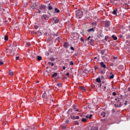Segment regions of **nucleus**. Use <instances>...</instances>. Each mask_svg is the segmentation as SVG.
I'll use <instances>...</instances> for the list:
<instances>
[{"mask_svg": "<svg viewBox=\"0 0 130 130\" xmlns=\"http://www.w3.org/2000/svg\"><path fill=\"white\" fill-rule=\"evenodd\" d=\"M106 114V113L104 112H102V113H101V115L103 116V117H105Z\"/></svg>", "mask_w": 130, "mask_h": 130, "instance_id": "20", "label": "nucleus"}, {"mask_svg": "<svg viewBox=\"0 0 130 130\" xmlns=\"http://www.w3.org/2000/svg\"><path fill=\"white\" fill-rule=\"evenodd\" d=\"M4 39L6 41H7V40H9V37L7 35L5 36Z\"/></svg>", "mask_w": 130, "mask_h": 130, "instance_id": "27", "label": "nucleus"}, {"mask_svg": "<svg viewBox=\"0 0 130 130\" xmlns=\"http://www.w3.org/2000/svg\"><path fill=\"white\" fill-rule=\"evenodd\" d=\"M57 76V73H54L53 74H52V77L53 78H55Z\"/></svg>", "mask_w": 130, "mask_h": 130, "instance_id": "25", "label": "nucleus"}, {"mask_svg": "<svg viewBox=\"0 0 130 130\" xmlns=\"http://www.w3.org/2000/svg\"><path fill=\"white\" fill-rule=\"evenodd\" d=\"M61 126L62 129H66V128H67V126L64 125H62Z\"/></svg>", "mask_w": 130, "mask_h": 130, "instance_id": "35", "label": "nucleus"}, {"mask_svg": "<svg viewBox=\"0 0 130 130\" xmlns=\"http://www.w3.org/2000/svg\"><path fill=\"white\" fill-rule=\"evenodd\" d=\"M83 12L82 10L79 9L76 11V17L77 19H81L83 17Z\"/></svg>", "mask_w": 130, "mask_h": 130, "instance_id": "1", "label": "nucleus"}, {"mask_svg": "<svg viewBox=\"0 0 130 130\" xmlns=\"http://www.w3.org/2000/svg\"><path fill=\"white\" fill-rule=\"evenodd\" d=\"M75 119H80V117L79 116L75 117Z\"/></svg>", "mask_w": 130, "mask_h": 130, "instance_id": "43", "label": "nucleus"}, {"mask_svg": "<svg viewBox=\"0 0 130 130\" xmlns=\"http://www.w3.org/2000/svg\"><path fill=\"white\" fill-rule=\"evenodd\" d=\"M90 130H98V127L96 126H92L91 127Z\"/></svg>", "mask_w": 130, "mask_h": 130, "instance_id": "18", "label": "nucleus"}, {"mask_svg": "<svg viewBox=\"0 0 130 130\" xmlns=\"http://www.w3.org/2000/svg\"><path fill=\"white\" fill-rule=\"evenodd\" d=\"M92 116H93V115L92 114H87L85 116V118H88L89 119H91V118H92Z\"/></svg>", "mask_w": 130, "mask_h": 130, "instance_id": "14", "label": "nucleus"}, {"mask_svg": "<svg viewBox=\"0 0 130 130\" xmlns=\"http://www.w3.org/2000/svg\"><path fill=\"white\" fill-rule=\"evenodd\" d=\"M66 76H68V77H69V76H70V73H67L66 74Z\"/></svg>", "mask_w": 130, "mask_h": 130, "instance_id": "52", "label": "nucleus"}, {"mask_svg": "<svg viewBox=\"0 0 130 130\" xmlns=\"http://www.w3.org/2000/svg\"><path fill=\"white\" fill-rule=\"evenodd\" d=\"M105 51H106L105 49L102 50L101 51V54H102V55L104 54V53H105Z\"/></svg>", "mask_w": 130, "mask_h": 130, "instance_id": "24", "label": "nucleus"}, {"mask_svg": "<svg viewBox=\"0 0 130 130\" xmlns=\"http://www.w3.org/2000/svg\"><path fill=\"white\" fill-rule=\"evenodd\" d=\"M63 70H66V67L64 66V67H63Z\"/></svg>", "mask_w": 130, "mask_h": 130, "instance_id": "60", "label": "nucleus"}, {"mask_svg": "<svg viewBox=\"0 0 130 130\" xmlns=\"http://www.w3.org/2000/svg\"><path fill=\"white\" fill-rule=\"evenodd\" d=\"M101 121L103 122H106V119H105V118L102 119H101Z\"/></svg>", "mask_w": 130, "mask_h": 130, "instance_id": "33", "label": "nucleus"}, {"mask_svg": "<svg viewBox=\"0 0 130 130\" xmlns=\"http://www.w3.org/2000/svg\"><path fill=\"white\" fill-rule=\"evenodd\" d=\"M100 37H103V35H102V34H100Z\"/></svg>", "mask_w": 130, "mask_h": 130, "instance_id": "55", "label": "nucleus"}, {"mask_svg": "<svg viewBox=\"0 0 130 130\" xmlns=\"http://www.w3.org/2000/svg\"><path fill=\"white\" fill-rule=\"evenodd\" d=\"M48 9L50 10H52V7H51V6H50V4H48Z\"/></svg>", "mask_w": 130, "mask_h": 130, "instance_id": "22", "label": "nucleus"}, {"mask_svg": "<svg viewBox=\"0 0 130 130\" xmlns=\"http://www.w3.org/2000/svg\"><path fill=\"white\" fill-rule=\"evenodd\" d=\"M34 28L35 29H37L38 28H39V26H38V25H35Z\"/></svg>", "mask_w": 130, "mask_h": 130, "instance_id": "37", "label": "nucleus"}, {"mask_svg": "<svg viewBox=\"0 0 130 130\" xmlns=\"http://www.w3.org/2000/svg\"><path fill=\"white\" fill-rule=\"evenodd\" d=\"M32 34H34V31H31Z\"/></svg>", "mask_w": 130, "mask_h": 130, "instance_id": "62", "label": "nucleus"}, {"mask_svg": "<svg viewBox=\"0 0 130 130\" xmlns=\"http://www.w3.org/2000/svg\"><path fill=\"white\" fill-rule=\"evenodd\" d=\"M70 116H71V119H73V120L76 119V117H75V116H74V113H73V114L71 115Z\"/></svg>", "mask_w": 130, "mask_h": 130, "instance_id": "19", "label": "nucleus"}, {"mask_svg": "<svg viewBox=\"0 0 130 130\" xmlns=\"http://www.w3.org/2000/svg\"><path fill=\"white\" fill-rule=\"evenodd\" d=\"M68 111L69 112H73V109H70Z\"/></svg>", "mask_w": 130, "mask_h": 130, "instance_id": "45", "label": "nucleus"}, {"mask_svg": "<svg viewBox=\"0 0 130 130\" xmlns=\"http://www.w3.org/2000/svg\"><path fill=\"white\" fill-rule=\"evenodd\" d=\"M119 68H121V69H123V66H119Z\"/></svg>", "mask_w": 130, "mask_h": 130, "instance_id": "49", "label": "nucleus"}, {"mask_svg": "<svg viewBox=\"0 0 130 130\" xmlns=\"http://www.w3.org/2000/svg\"><path fill=\"white\" fill-rule=\"evenodd\" d=\"M75 111H79V110H75Z\"/></svg>", "mask_w": 130, "mask_h": 130, "instance_id": "63", "label": "nucleus"}, {"mask_svg": "<svg viewBox=\"0 0 130 130\" xmlns=\"http://www.w3.org/2000/svg\"><path fill=\"white\" fill-rule=\"evenodd\" d=\"M8 75H10V76H13L14 75V72L13 71L9 70L8 71Z\"/></svg>", "mask_w": 130, "mask_h": 130, "instance_id": "15", "label": "nucleus"}, {"mask_svg": "<svg viewBox=\"0 0 130 130\" xmlns=\"http://www.w3.org/2000/svg\"><path fill=\"white\" fill-rule=\"evenodd\" d=\"M52 102L53 103V100H50V103Z\"/></svg>", "mask_w": 130, "mask_h": 130, "instance_id": "56", "label": "nucleus"}, {"mask_svg": "<svg viewBox=\"0 0 130 130\" xmlns=\"http://www.w3.org/2000/svg\"><path fill=\"white\" fill-rule=\"evenodd\" d=\"M104 89H106V87H104Z\"/></svg>", "mask_w": 130, "mask_h": 130, "instance_id": "64", "label": "nucleus"}, {"mask_svg": "<svg viewBox=\"0 0 130 130\" xmlns=\"http://www.w3.org/2000/svg\"><path fill=\"white\" fill-rule=\"evenodd\" d=\"M42 20H48L49 19V17H48V16L46 14H44L43 16H42Z\"/></svg>", "mask_w": 130, "mask_h": 130, "instance_id": "9", "label": "nucleus"}, {"mask_svg": "<svg viewBox=\"0 0 130 130\" xmlns=\"http://www.w3.org/2000/svg\"><path fill=\"white\" fill-rule=\"evenodd\" d=\"M112 37L114 40H117V37L115 35H112Z\"/></svg>", "mask_w": 130, "mask_h": 130, "instance_id": "17", "label": "nucleus"}, {"mask_svg": "<svg viewBox=\"0 0 130 130\" xmlns=\"http://www.w3.org/2000/svg\"><path fill=\"white\" fill-rule=\"evenodd\" d=\"M104 24L106 27H110V25L111 24V22L109 21V20H107L104 21Z\"/></svg>", "mask_w": 130, "mask_h": 130, "instance_id": "6", "label": "nucleus"}, {"mask_svg": "<svg viewBox=\"0 0 130 130\" xmlns=\"http://www.w3.org/2000/svg\"><path fill=\"white\" fill-rule=\"evenodd\" d=\"M4 64V62L2 60L0 61V66H3Z\"/></svg>", "mask_w": 130, "mask_h": 130, "instance_id": "39", "label": "nucleus"}, {"mask_svg": "<svg viewBox=\"0 0 130 130\" xmlns=\"http://www.w3.org/2000/svg\"><path fill=\"white\" fill-rule=\"evenodd\" d=\"M26 45L29 47V46H31V44L30 43V42H27L26 43Z\"/></svg>", "mask_w": 130, "mask_h": 130, "instance_id": "36", "label": "nucleus"}, {"mask_svg": "<svg viewBox=\"0 0 130 130\" xmlns=\"http://www.w3.org/2000/svg\"><path fill=\"white\" fill-rule=\"evenodd\" d=\"M45 9H46V6L43 5L39 6V10L41 11H43V10H45Z\"/></svg>", "mask_w": 130, "mask_h": 130, "instance_id": "8", "label": "nucleus"}, {"mask_svg": "<svg viewBox=\"0 0 130 130\" xmlns=\"http://www.w3.org/2000/svg\"><path fill=\"white\" fill-rule=\"evenodd\" d=\"M128 91H129V92H130V87H129V88H128Z\"/></svg>", "mask_w": 130, "mask_h": 130, "instance_id": "61", "label": "nucleus"}, {"mask_svg": "<svg viewBox=\"0 0 130 130\" xmlns=\"http://www.w3.org/2000/svg\"><path fill=\"white\" fill-rule=\"evenodd\" d=\"M96 82H97L98 83H101V79H100V78H98L96 79L95 80Z\"/></svg>", "mask_w": 130, "mask_h": 130, "instance_id": "21", "label": "nucleus"}, {"mask_svg": "<svg viewBox=\"0 0 130 130\" xmlns=\"http://www.w3.org/2000/svg\"><path fill=\"white\" fill-rule=\"evenodd\" d=\"M95 29H96V27L94 26L91 28L88 29L87 32H88V33H94L95 32Z\"/></svg>", "mask_w": 130, "mask_h": 130, "instance_id": "7", "label": "nucleus"}, {"mask_svg": "<svg viewBox=\"0 0 130 130\" xmlns=\"http://www.w3.org/2000/svg\"><path fill=\"white\" fill-rule=\"evenodd\" d=\"M38 6V5L36 4V3H35L31 6V8L33 9H36V8H37Z\"/></svg>", "mask_w": 130, "mask_h": 130, "instance_id": "10", "label": "nucleus"}, {"mask_svg": "<svg viewBox=\"0 0 130 130\" xmlns=\"http://www.w3.org/2000/svg\"><path fill=\"white\" fill-rule=\"evenodd\" d=\"M41 59H42V57L40 56H37V60H38V61H40V60H41Z\"/></svg>", "mask_w": 130, "mask_h": 130, "instance_id": "23", "label": "nucleus"}, {"mask_svg": "<svg viewBox=\"0 0 130 130\" xmlns=\"http://www.w3.org/2000/svg\"><path fill=\"white\" fill-rule=\"evenodd\" d=\"M113 59H117V57H113Z\"/></svg>", "mask_w": 130, "mask_h": 130, "instance_id": "53", "label": "nucleus"}, {"mask_svg": "<svg viewBox=\"0 0 130 130\" xmlns=\"http://www.w3.org/2000/svg\"><path fill=\"white\" fill-rule=\"evenodd\" d=\"M80 40H81V41H82L83 42H84V39H83V38H80Z\"/></svg>", "mask_w": 130, "mask_h": 130, "instance_id": "47", "label": "nucleus"}, {"mask_svg": "<svg viewBox=\"0 0 130 130\" xmlns=\"http://www.w3.org/2000/svg\"><path fill=\"white\" fill-rule=\"evenodd\" d=\"M97 69H98V67H95L94 68V69H95V70H97Z\"/></svg>", "mask_w": 130, "mask_h": 130, "instance_id": "59", "label": "nucleus"}, {"mask_svg": "<svg viewBox=\"0 0 130 130\" xmlns=\"http://www.w3.org/2000/svg\"><path fill=\"white\" fill-rule=\"evenodd\" d=\"M101 68H104V69H106V65L104 64V62H101L100 63Z\"/></svg>", "mask_w": 130, "mask_h": 130, "instance_id": "13", "label": "nucleus"}, {"mask_svg": "<svg viewBox=\"0 0 130 130\" xmlns=\"http://www.w3.org/2000/svg\"><path fill=\"white\" fill-rule=\"evenodd\" d=\"M51 20L54 24H58L59 23V19H57L56 17L52 18Z\"/></svg>", "mask_w": 130, "mask_h": 130, "instance_id": "5", "label": "nucleus"}, {"mask_svg": "<svg viewBox=\"0 0 130 130\" xmlns=\"http://www.w3.org/2000/svg\"><path fill=\"white\" fill-rule=\"evenodd\" d=\"M69 122H70V121L67 120L66 121V123H69Z\"/></svg>", "mask_w": 130, "mask_h": 130, "instance_id": "50", "label": "nucleus"}, {"mask_svg": "<svg viewBox=\"0 0 130 130\" xmlns=\"http://www.w3.org/2000/svg\"><path fill=\"white\" fill-rule=\"evenodd\" d=\"M112 95H113V96H116V92H113L112 93Z\"/></svg>", "mask_w": 130, "mask_h": 130, "instance_id": "41", "label": "nucleus"}, {"mask_svg": "<svg viewBox=\"0 0 130 130\" xmlns=\"http://www.w3.org/2000/svg\"><path fill=\"white\" fill-rule=\"evenodd\" d=\"M57 34H58V32H56V34H53V36H55V37H57Z\"/></svg>", "mask_w": 130, "mask_h": 130, "instance_id": "40", "label": "nucleus"}, {"mask_svg": "<svg viewBox=\"0 0 130 130\" xmlns=\"http://www.w3.org/2000/svg\"><path fill=\"white\" fill-rule=\"evenodd\" d=\"M19 58H20V57L17 56V57H16L15 59H16V60H19Z\"/></svg>", "mask_w": 130, "mask_h": 130, "instance_id": "44", "label": "nucleus"}, {"mask_svg": "<svg viewBox=\"0 0 130 130\" xmlns=\"http://www.w3.org/2000/svg\"><path fill=\"white\" fill-rule=\"evenodd\" d=\"M51 66L52 67H53V66H54V64L53 63H51Z\"/></svg>", "mask_w": 130, "mask_h": 130, "instance_id": "54", "label": "nucleus"}, {"mask_svg": "<svg viewBox=\"0 0 130 130\" xmlns=\"http://www.w3.org/2000/svg\"><path fill=\"white\" fill-rule=\"evenodd\" d=\"M91 25H93V26H94V27H96V26H97V22H92L91 23Z\"/></svg>", "mask_w": 130, "mask_h": 130, "instance_id": "30", "label": "nucleus"}, {"mask_svg": "<svg viewBox=\"0 0 130 130\" xmlns=\"http://www.w3.org/2000/svg\"><path fill=\"white\" fill-rule=\"evenodd\" d=\"M107 39H109V36H106L105 38V40H106V41H107Z\"/></svg>", "mask_w": 130, "mask_h": 130, "instance_id": "32", "label": "nucleus"}, {"mask_svg": "<svg viewBox=\"0 0 130 130\" xmlns=\"http://www.w3.org/2000/svg\"><path fill=\"white\" fill-rule=\"evenodd\" d=\"M125 105H127V101H125V103H124Z\"/></svg>", "mask_w": 130, "mask_h": 130, "instance_id": "51", "label": "nucleus"}, {"mask_svg": "<svg viewBox=\"0 0 130 130\" xmlns=\"http://www.w3.org/2000/svg\"><path fill=\"white\" fill-rule=\"evenodd\" d=\"M79 88L80 89V90H81L82 91H86V88H85V87L84 86H80Z\"/></svg>", "mask_w": 130, "mask_h": 130, "instance_id": "16", "label": "nucleus"}, {"mask_svg": "<svg viewBox=\"0 0 130 130\" xmlns=\"http://www.w3.org/2000/svg\"><path fill=\"white\" fill-rule=\"evenodd\" d=\"M71 66H73L74 64V62H73V61H71L70 62H69Z\"/></svg>", "mask_w": 130, "mask_h": 130, "instance_id": "38", "label": "nucleus"}, {"mask_svg": "<svg viewBox=\"0 0 130 130\" xmlns=\"http://www.w3.org/2000/svg\"><path fill=\"white\" fill-rule=\"evenodd\" d=\"M38 13H39V14H41V11H40V9H39V10L38 11Z\"/></svg>", "mask_w": 130, "mask_h": 130, "instance_id": "48", "label": "nucleus"}, {"mask_svg": "<svg viewBox=\"0 0 130 130\" xmlns=\"http://www.w3.org/2000/svg\"><path fill=\"white\" fill-rule=\"evenodd\" d=\"M48 64H51L52 63H51V62H48Z\"/></svg>", "mask_w": 130, "mask_h": 130, "instance_id": "58", "label": "nucleus"}, {"mask_svg": "<svg viewBox=\"0 0 130 130\" xmlns=\"http://www.w3.org/2000/svg\"><path fill=\"white\" fill-rule=\"evenodd\" d=\"M81 121H82V122H86V121H87V119H86V118H83L81 119Z\"/></svg>", "mask_w": 130, "mask_h": 130, "instance_id": "26", "label": "nucleus"}, {"mask_svg": "<svg viewBox=\"0 0 130 130\" xmlns=\"http://www.w3.org/2000/svg\"><path fill=\"white\" fill-rule=\"evenodd\" d=\"M62 84L61 83H57V86H58V87H59V88H61V87H62Z\"/></svg>", "mask_w": 130, "mask_h": 130, "instance_id": "29", "label": "nucleus"}, {"mask_svg": "<svg viewBox=\"0 0 130 130\" xmlns=\"http://www.w3.org/2000/svg\"><path fill=\"white\" fill-rule=\"evenodd\" d=\"M105 72H106L105 70H102L101 71V74H102V75H103V74H105Z\"/></svg>", "mask_w": 130, "mask_h": 130, "instance_id": "34", "label": "nucleus"}, {"mask_svg": "<svg viewBox=\"0 0 130 130\" xmlns=\"http://www.w3.org/2000/svg\"><path fill=\"white\" fill-rule=\"evenodd\" d=\"M55 13H59V10L57 8H55Z\"/></svg>", "mask_w": 130, "mask_h": 130, "instance_id": "31", "label": "nucleus"}, {"mask_svg": "<svg viewBox=\"0 0 130 130\" xmlns=\"http://www.w3.org/2000/svg\"><path fill=\"white\" fill-rule=\"evenodd\" d=\"M115 101H118L119 103V105H121V104L124 101L123 99V96L122 95H120L118 97L115 99Z\"/></svg>", "mask_w": 130, "mask_h": 130, "instance_id": "2", "label": "nucleus"}, {"mask_svg": "<svg viewBox=\"0 0 130 130\" xmlns=\"http://www.w3.org/2000/svg\"><path fill=\"white\" fill-rule=\"evenodd\" d=\"M75 124L76 125H79V122H76L75 123Z\"/></svg>", "mask_w": 130, "mask_h": 130, "instance_id": "46", "label": "nucleus"}, {"mask_svg": "<svg viewBox=\"0 0 130 130\" xmlns=\"http://www.w3.org/2000/svg\"><path fill=\"white\" fill-rule=\"evenodd\" d=\"M117 11V9H116V10H114L113 11V12H112L113 15H116V14H117V13H116Z\"/></svg>", "mask_w": 130, "mask_h": 130, "instance_id": "28", "label": "nucleus"}, {"mask_svg": "<svg viewBox=\"0 0 130 130\" xmlns=\"http://www.w3.org/2000/svg\"><path fill=\"white\" fill-rule=\"evenodd\" d=\"M69 46L70 45L69 44V43L67 42L64 43L63 47H64V48H68Z\"/></svg>", "mask_w": 130, "mask_h": 130, "instance_id": "11", "label": "nucleus"}, {"mask_svg": "<svg viewBox=\"0 0 130 130\" xmlns=\"http://www.w3.org/2000/svg\"><path fill=\"white\" fill-rule=\"evenodd\" d=\"M42 98L45 101H47V100L49 98V95H47V94L44 93L42 95Z\"/></svg>", "mask_w": 130, "mask_h": 130, "instance_id": "4", "label": "nucleus"}, {"mask_svg": "<svg viewBox=\"0 0 130 130\" xmlns=\"http://www.w3.org/2000/svg\"><path fill=\"white\" fill-rule=\"evenodd\" d=\"M87 40L88 42V44H90V45H93L94 44V40H93V36L88 37L87 38Z\"/></svg>", "mask_w": 130, "mask_h": 130, "instance_id": "3", "label": "nucleus"}, {"mask_svg": "<svg viewBox=\"0 0 130 130\" xmlns=\"http://www.w3.org/2000/svg\"><path fill=\"white\" fill-rule=\"evenodd\" d=\"M48 71H46L45 72V74H48Z\"/></svg>", "mask_w": 130, "mask_h": 130, "instance_id": "57", "label": "nucleus"}, {"mask_svg": "<svg viewBox=\"0 0 130 130\" xmlns=\"http://www.w3.org/2000/svg\"><path fill=\"white\" fill-rule=\"evenodd\" d=\"M108 77L109 79H113V78H114V75H113L112 73H110L108 74Z\"/></svg>", "mask_w": 130, "mask_h": 130, "instance_id": "12", "label": "nucleus"}, {"mask_svg": "<svg viewBox=\"0 0 130 130\" xmlns=\"http://www.w3.org/2000/svg\"><path fill=\"white\" fill-rule=\"evenodd\" d=\"M70 49H71V50H73V51L75 50V48H74V47H71Z\"/></svg>", "mask_w": 130, "mask_h": 130, "instance_id": "42", "label": "nucleus"}]
</instances>
